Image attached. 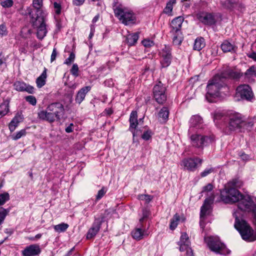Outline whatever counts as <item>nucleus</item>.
<instances>
[{
    "label": "nucleus",
    "mask_w": 256,
    "mask_h": 256,
    "mask_svg": "<svg viewBox=\"0 0 256 256\" xmlns=\"http://www.w3.org/2000/svg\"><path fill=\"white\" fill-rule=\"evenodd\" d=\"M104 216H102L100 218H95L92 228L88 230L87 233V239H91L96 236L100 230L101 225L104 221Z\"/></svg>",
    "instance_id": "nucleus-15"
},
{
    "label": "nucleus",
    "mask_w": 256,
    "mask_h": 256,
    "mask_svg": "<svg viewBox=\"0 0 256 256\" xmlns=\"http://www.w3.org/2000/svg\"><path fill=\"white\" fill-rule=\"evenodd\" d=\"M213 189V186L210 184H208L206 186H204L203 188L202 192H210Z\"/></svg>",
    "instance_id": "nucleus-55"
},
{
    "label": "nucleus",
    "mask_w": 256,
    "mask_h": 256,
    "mask_svg": "<svg viewBox=\"0 0 256 256\" xmlns=\"http://www.w3.org/2000/svg\"><path fill=\"white\" fill-rule=\"evenodd\" d=\"M214 199V197L212 196L205 200L204 204L201 208L200 214V225H202V222L204 220V216L210 214V212L211 204L212 203Z\"/></svg>",
    "instance_id": "nucleus-18"
},
{
    "label": "nucleus",
    "mask_w": 256,
    "mask_h": 256,
    "mask_svg": "<svg viewBox=\"0 0 256 256\" xmlns=\"http://www.w3.org/2000/svg\"><path fill=\"white\" fill-rule=\"evenodd\" d=\"M152 135V132L150 130H148L142 134V138L145 140H148L151 138Z\"/></svg>",
    "instance_id": "nucleus-46"
},
{
    "label": "nucleus",
    "mask_w": 256,
    "mask_h": 256,
    "mask_svg": "<svg viewBox=\"0 0 256 256\" xmlns=\"http://www.w3.org/2000/svg\"><path fill=\"white\" fill-rule=\"evenodd\" d=\"M74 58L75 54L73 52H72L70 53L69 57L66 60L64 64L67 65H70L74 61Z\"/></svg>",
    "instance_id": "nucleus-52"
},
{
    "label": "nucleus",
    "mask_w": 256,
    "mask_h": 256,
    "mask_svg": "<svg viewBox=\"0 0 256 256\" xmlns=\"http://www.w3.org/2000/svg\"><path fill=\"white\" fill-rule=\"evenodd\" d=\"M26 132L25 130L22 129L17 132L16 134L12 136V138L14 140H18L21 138L22 136H24Z\"/></svg>",
    "instance_id": "nucleus-43"
},
{
    "label": "nucleus",
    "mask_w": 256,
    "mask_h": 256,
    "mask_svg": "<svg viewBox=\"0 0 256 256\" xmlns=\"http://www.w3.org/2000/svg\"><path fill=\"white\" fill-rule=\"evenodd\" d=\"M180 220V216L178 214H176L170 220V228L171 230H174L177 227Z\"/></svg>",
    "instance_id": "nucleus-35"
},
{
    "label": "nucleus",
    "mask_w": 256,
    "mask_h": 256,
    "mask_svg": "<svg viewBox=\"0 0 256 256\" xmlns=\"http://www.w3.org/2000/svg\"><path fill=\"white\" fill-rule=\"evenodd\" d=\"M28 14L31 18L32 26L37 29V36L42 40L46 34L47 30L46 24V18L47 14L34 16L33 11L30 9Z\"/></svg>",
    "instance_id": "nucleus-5"
},
{
    "label": "nucleus",
    "mask_w": 256,
    "mask_h": 256,
    "mask_svg": "<svg viewBox=\"0 0 256 256\" xmlns=\"http://www.w3.org/2000/svg\"><path fill=\"white\" fill-rule=\"evenodd\" d=\"M94 31H95L94 26L93 25V24H91V26H90V35H89V38H91L93 36L94 34Z\"/></svg>",
    "instance_id": "nucleus-61"
},
{
    "label": "nucleus",
    "mask_w": 256,
    "mask_h": 256,
    "mask_svg": "<svg viewBox=\"0 0 256 256\" xmlns=\"http://www.w3.org/2000/svg\"><path fill=\"white\" fill-rule=\"evenodd\" d=\"M170 34L172 40L174 44L179 46L181 44L183 40L181 31H170Z\"/></svg>",
    "instance_id": "nucleus-25"
},
{
    "label": "nucleus",
    "mask_w": 256,
    "mask_h": 256,
    "mask_svg": "<svg viewBox=\"0 0 256 256\" xmlns=\"http://www.w3.org/2000/svg\"><path fill=\"white\" fill-rule=\"evenodd\" d=\"M142 216L140 219V222H142L145 219L147 218L150 214V212L146 208L142 210Z\"/></svg>",
    "instance_id": "nucleus-49"
},
{
    "label": "nucleus",
    "mask_w": 256,
    "mask_h": 256,
    "mask_svg": "<svg viewBox=\"0 0 256 256\" xmlns=\"http://www.w3.org/2000/svg\"><path fill=\"white\" fill-rule=\"evenodd\" d=\"M44 0H32V6L36 9V11L34 16L47 14L42 10L43 6Z\"/></svg>",
    "instance_id": "nucleus-27"
},
{
    "label": "nucleus",
    "mask_w": 256,
    "mask_h": 256,
    "mask_svg": "<svg viewBox=\"0 0 256 256\" xmlns=\"http://www.w3.org/2000/svg\"><path fill=\"white\" fill-rule=\"evenodd\" d=\"M74 125L73 124H70L65 129L67 133H70L73 132Z\"/></svg>",
    "instance_id": "nucleus-59"
},
{
    "label": "nucleus",
    "mask_w": 256,
    "mask_h": 256,
    "mask_svg": "<svg viewBox=\"0 0 256 256\" xmlns=\"http://www.w3.org/2000/svg\"><path fill=\"white\" fill-rule=\"evenodd\" d=\"M139 38L138 32L128 34L126 36V42L128 46H130L136 44Z\"/></svg>",
    "instance_id": "nucleus-29"
},
{
    "label": "nucleus",
    "mask_w": 256,
    "mask_h": 256,
    "mask_svg": "<svg viewBox=\"0 0 256 256\" xmlns=\"http://www.w3.org/2000/svg\"><path fill=\"white\" fill-rule=\"evenodd\" d=\"M158 116L162 118V120L166 121L167 120L169 115V110L166 107H163L158 114Z\"/></svg>",
    "instance_id": "nucleus-38"
},
{
    "label": "nucleus",
    "mask_w": 256,
    "mask_h": 256,
    "mask_svg": "<svg viewBox=\"0 0 256 256\" xmlns=\"http://www.w3.org/2000/svg\"><path fill=\"white\" fill-rule=\"evenodd\" d=\"M240 76V72L232 69L230 68H226L224 71L221 74V77L222 78H237Z\"/></svg>",
    "instance_id": "nucleus-24"
},
{
    "label": "nucleus",
    "mask_w": 256,
    "mask_h": 256,
    "mask_svg": "<svg viewBox=\"0 0 256 256\" xmlns=\"http://www.w3.org/2000/svg\"><path fill=\"white\" fill-rule=\"evenodd\" d=\"M178 245L180 246L179 249L180 252L186 251L187 255L192 253V251L190 246V242L186 233H182Z\"/></svg>",
    "instance_id": "nucleus-14"
},
{
    "label": "nucleus",
    "mask_w": 256,
    "mask_h": 256,
    "mask_svg": "<svg viewBox=\"0 0 256 256\" xmlns=\"http://www.w3.org/2000/svg\"><path fill=\"white\" fill-rule=\"evenodd\" d=\"M243 185V182L239 179H234L228 183L227 186L234 188H240Z\"/></svg>",
    "instance_id": "nucleus-36"
},
{
    "label": "nucleus",
    "mask_w": 256,
    "mask_h": 256,
    "mask_svg": "<svg viewBox=\"0 0 256 256\" xmlns=\"http://www.w3.org/2000/svg\"><path fill=\"white\" fill-rule=\"evenodd\" d=\"M214 171L213 168H206L202 172L200 173V176L202 177H205L209 174L212 173Z\"/></svg>",
    "instance_id": "nucleus-50"
},
{
    "label": "nucleus",
    "mask_w": 256,
    "mask_h": 256,
    "mask_svg": "<svg viewBox=\"0 0 256 256\" xmlns=\"http://www.w3.org/2000/svg\"><path fill=\"white\" fill-rule=\"evenodd\" d=\"M192 129L188 130V134L190 140V143L192 146L202 149L206 146L213 142L215 140L214 136H203L200 134H190Z\"/></svg>",
    "instance_id": "nucleus-6"
},
{
    "label": "nucleus",
    "mask_w": 256,
    "mask_h": 256,
    "mask_svg": "<svg viewBox=\"0 0 256 256\" xmlns=\"http://www.w3.org/2000/svg\"><path fill=\"white\" fill-rule=\"evenodd\" d=\"M184 18L182 16H178L174 19L170 24V31H181V27L184 21Z\"/></svg>",
    "instance_id": "nucleus-26"
},
{
    "label": "nucleus",
    "mask_w": 256,
    "mask_h": 256,
    "mask_svg": "<svg viewBox=\"0 0 256 256\" xmlns=\"http://www.w3.org/2000/svg\"><path fill=\"white\" fill-rule=\"evenodd\" d=\"M248 58L256 62V52H252L251 54H248Z\"/></svg>",
    "instance_id": "nucleus-63"
},
{
    "label": "nucleus",
    "mask_w": 256,
    "mask_h": 256,
    "mask_svg": "<svg viewBox=\"0 0 256 256\" xmlns=\"http://www.w3.org/2000/svg\"><path fill=\"white\" fill-rule=\"evenodd\" d=\"M166 88L158 82L153 88V97L159 104H163L166 100Z\"/></svg>",
    "instance_id": "nucleus-11"
},
{
    "label": "nucleus",
    "mask_w": 256,
    "mask_h": 256,
    "mask_svg": "<svg viewBox=\"0 0 256 256\" xmlns=\"http://www.w3.org/2000/svg\"><path fill=\"white\" fill-rule=\"evenodd\" d=\"M202 122V118L198 115L194 116L190 119V124L192 127L199 126Z\"/></svg>",
    "instance_id": "nucleus-34"
},
{
    "label": "nucleus",
    "mask_w": 256,
    "mask_h": 256,
    "mask_svg": "<svg viewBox=\"0 0 256 256\" xmlns=\"http://www.w3.org/2000/svg\"><path fill=\"white\" fill-rule=\"evenodd\" d=\"M129 121L130 123L129 129L132 132L133 137L134 138L138 134L137 131L136 132L135 130V129L136 128L138 124V114L136 111H132L130 114Z\"/></svg>",
    "instance_id": "nucleus-21"
},
{
    "label": "nucleus",
    "mask_w": 256,
    "mask_h": 256,
    "mask_svg": "<svg viewBox=\"0 0 256 256\" xmlns=\"http://www.w3.org/2000/svg\"><path fill=\"white\" fill-rule=\"evenodd\" d=\"M105 193L106 192L104 191V188H102L101 190H98V194L96 195V199H100L104 195Z\"/></svg>",
    "instance_id": "nucleus-57"
},
{
    "label": "nucleus",
    "mask_w": 256,
    "mask_h": 256,
    "mask_svg": "<svg viewBox=\"0 0 256 256\" xmlns=\"http://www.w3.org/2000/svg\"><path fill=\"white\" fill-rule=\"evenodd\" d=\"M114 14L116 16L126 25L135 22L136 17L133 12L122 6H118L114 9Z\"/></svg>",
    "instance_id": "nucleus-9"
},
{
    "label": "nucleus",
    "mask_w": 256,
    "mask_h": 256,
    "mask_svg": "<svg viewBox=\"0 0 256 256\" xmlns=\"http://www.w3.org/2000/svg\"><path fill=\"white\" fill-rule=\"evenodd\" d=\"M245 75L248 78H250L256 75V67L254 66H250L246 70Z\"/></svg>",
    "instance_id": "nucleus-41"
},
{
    "label": "nucleus",
    "mask_w": 256,
    "mask_h": 256,
    "mask_svg": "<svg viewBox=\"0 0 256 256\" xmlns=\"http://www.w3.org/2000/svg\"><path fill=\"white\" fill-rule=\"evenodd\" d=\"M206 46V42L203 38H198L196 39L194 45V49L196 50H200Z\"/></svg>",
    "instance_id": "nucleus-33"
},
{
    "label": "nucleus",
    "mask_w": 256,
    "mask_h": 256,
    "mask_svg": "<svg viewBox=\"0 0 256 256\" xmlns=\"http://www.w3.org/2000/svg\"><path fill=\"white\" fill-rule=\"evenodd\" d=\"M26 100L32 106H35L36 104V98L32 96H26Z\"/></svg>",
    "instance_id": "nucleus-51"
},
{
    "label": "nucleus",
    "mask_w": 256,
    "mask_h": 256,
    "mask_svg": "<svg viewBox=\"0 0 256 256\" xmlns=\"http://www.w3.org/2000/svg\"><path fill=\"white\" fill-rule=\"evenodd\" d=\"M9 101L6 100L0 104V118L6 116L9 112Z\"/></svg>",
    "instance_id": "nucleus-31"
},
{
    "label": "nucleus",
    "mask_w": 256,
    "mask_h": 256,
    "mask_svg": "<svg viewBox=\"0 0 256 256\" xmlns=\"http://www.w3.org/2000/svg\"><path fill=\"white\" fill-rule=\"evenodd\" d=\"M238 208L242 211L252 212L256 222V206L250 196L242 194V198L238 201Z\"/></svg>",
    "instance_id": "nucleus-10"
},
{
    "label": "nucleus",
    "mask_w": 256,
    "mask_h": 256,
    "mask_svg": "<svg viewBox=\"0 0 256 256\" xmlns=\"http://www.w3.org/2000/svg\"><path fill=\"white\" fill-rule=\"evenodd\" d=\"M41 252V249L38 244H34L30 245L22 250V256H36Z\"/></svg>",
    "instance_id": "nucleus-19"
},
{
    "label": "nucleus",
    "mask_w": 256,
    "mask_h": 256,
    "mask_svg": "<svg viewBox=\"0 0 256 256\" xmlns=\"http://www.w3.org/2000/svg\"><path fill=\"white\" fill-rule=\"evenodd\" d=\"M64 114V106L60 102H52L48 104L44 110L40 111L38 113L40 119L52 123L56 121H59Z\"/></svg>",
    "instance_id": "nucleus-1"
},
{
    "label": "nucleus",
    "mask_w": 256,
    "mask_h": 256,
    "mask_svg": "<svg viewBox=\"0 0 256 256\" xmlns=\"http://www.w3.org/2000/svg\"><path fill=\"white\" fill-rule=\"evenodd\" d=\"M91 86H86L82 88L78 92L75 99L76 102L80 104L84 99L86 94L90 91Z\"/></svg>",
    "instance_id": "nucleus-23"
},
{
    "label": "nucleus",
    "mask_w": 256,
    "mask_h": 256,
    "mask_svg": "<svg viewBox=\"0 0 256 256\" xmlns=\"http://www.w3.org/2000/svg\"><path fill=\"white\" fill-rule=\"evenodd\" d=\"M236 96L242 100H251L254 96L252 88L248 84L240 85L236 88Z\"/></svg>",
    "instance_id": "nucleus-13"
},
{
    "label": "nucleus",
    "mask_w": 256,
    "mask_h": 256,
    "mask_svg": "<svg viewBox=\"0 0 256 256\" xmlns=\"http://www.w3.org/2000/svg\"><path fill=\"white\" fill-rule=\"evenodd\" d=\"M246 125V120L244 116L238 112L230 114L227 118L224 132L228 134L232 131L242 130Z\"/></svg>",
    "instance_id": "nucleus-3"
},
{
    "label": "nucleus",
    "mask_w": 256,
    "mask_h": 256,
    "mask_svg": "<svg viewBox=\"0 0 256 256\" xmlns=\"http://www.w3.org/2000/svg\"><path fill=\"white\" fill-rule=\"evenodd\" d=\"M226 89L227 88L220 76H216L212 80H209L208 84L206 98L208 102H213L216 98L222 96V94L224 92L223 90Z\"/></svg>",
    "instance_id": "nucleus-2"
},
{
    "label": "nucleus",
    "mask_w": 256,
    "mask_h": 256,
    "mask_svg": "<svg viewBox=\"0 0 256 256\" xmlns=\"http://www.w3.org/2000/svg\"><path fill=\"white\" fill-rule=\"evenodd\" d=\"M79 68L77 64H74L72 65L70 70L71 74L75 77H78V74Z\"/></svg>",
    "instance_id": "nucleus-47"
},
{
    "label": "nucleus",
    "mask_w": 256,
    "mask_h": 256,
    "mask_svg": "<svg viewBox=\"0 0 256 256\" xmlns=\"http://www.w3.org/2000/svg\"><path fill=\"white\" fill-rule=\"evenodd\" d=\"M46 72L47 70L44 68L42 74L36 78V84L38 88H41L45 85L47 78Z\"/></svg>",
    "instance_id": "nucleus-30"
},
{
    "label": "nucleus",
    "mask_w": 256,
    "mask_h": 256,
    "mask_svg": "<svg viewBox=\"0 0 256 256\" xmlns=\"http://www.w3.org/2000/svg\"><path fill=\"white\" fill-rule=\"evenodd\" d=\"M142 44L146 48H148L154 46V42L153 40L148 38H145L142 42Z\"/></svg>",
    "instance_id": "nucleus-44"
},
{
    "label": "nucleus",
    "mask_w": 256,
    "mask_h": 256,
    "mask_svg": "<svg viewBox=\"0 0 256 256\" xmlns=\"http://www.w3.org/2000/svg\"><path fill=\"white\" fill-rule=\"evenodd\" d=\"M221 199L224 203L233 204L238 202L242 198V194L237 189L226 186L221 191Z\"/></svg>",
    "instance_id": "nucleus-7"
},
{
    "label": "nucleus",
    "mask_w": 256,
    "mask_h": 256,
    "mask_svg": "<svg viewBox=\"0 0 256 256\" xmlns=\"http://www.w3.org/2000/svg\"><path fill=\"white\" fill-rule=\"evenodd\" d=\"M10 210L8 209H5L2 207L0 208V226L4 222Z\"/></svg>",
    "instance_id": "nucleus-40"
},
{
    "label": "nucleus",
    "mask_w": 256,
    "mask_h": 256,
    "mask_svg": "<svg viewBox=\"0 0 256 256\" xmlns=\"http://www.w3.org/2000/svg\"><path fill=\"white\" fill-rule=\"evenodd\" d=\"M160 63L162 68L168 66L171 62V53L170 48L165 46L160 52Z\"/></svg>",
    "instance_id": "nucleus-17"
},
{
    "label": "nucleus",
    "mask_w": 256,
    "mask_h": 256,
    "mask_svg": "<svg viewBox=\"0 0 256 256\" xmlns=\"http://www.w3.org/2000/svg\"><path fill=\"white\" fill-rule=\"evenodd\" d=\"M132 238L136 240H142L144 236H148V234L143 230L142 228H136L131 232Z\"/></svg>",
    "instance_id": "nucleus-22"
},
{
    "label": "nucleus",
    "mask_w": 256,
    "mask_h": 256,
    "mask_svg": "<svg viewBox=\"0 0 256 256\" xmlns=\"http://www.w3.org/2000/svg\"><path fill=\"white\" fill-rule=\"evenodd\" d=\"M138 198L142 200H144L146 203L150 202L153 198V196L148 194H140L138 196Z\"/></svg>",
    "instance_id": "nucleus-45"
},
{
    "label": "nucleus",
    "mask_w": 256,
    "mask_h": 256,
    "mask_svg": "<svg viewBox=\"0 0 256 256\" xmlns=\"http://www.w3.org/2000/svg\"><path fill=\"white\" fill-rule=\"evenodd\" d=\"M235 228L239 232L243 240L248 242L256 240V232L243 220H240L236 216Z\"/></svg>",
    "instance_id": "nucleus-4"
},
{
    "label": "nucleus",
    "mask_w": 256,
    "mask_h": 256,
    "mask_svg": "<svg viewBox=\"0 0 256 256\" xmlns=\"http://www.w3.org/2000/svg\"><path fill=\"white\" fill-rule=\"evenodd\" d=\"M254 125V122L252 120H246V125L242 128V129L249 130L252 128Z\"/></svg>",
    "instance_id": "nucleus-54"
},
{
    "label": "nucleus",
    "mask_w": 256,
    "mask_h": 256,
    "mask_svg": "<svg viewBox=\"0 0 256 256\" xmlns=\"http://www.w3.org/2000/svg\"><path fill=\"white\" fill-rule=\"evenodd\" d=\"M85 0H73V3L76 6H80L83 4Z\"/></svg>",
    "instance_id": "nucleus-62"
},
{
    "label": "nucleus",
    "mask_w": 256,
    "mask_h": 256,
    "mask_svg": "<svg viewBox=\"0 0 256 256\" xmlns=\"http://www.w3.org/2000/svg\"><path fill=\"white\" fill-rule=\"evenodd\" d=\"M100 18V16L99 14H97L96 15L94 18L92 19V23L93 25H94V24L96 23L99 19Z\"/></svg>",
    "instance_id": "nucleus-64"
},
{
    "label": "nucleus",
    "mask_w": 256,
    "mask_h": 256,
    "mask_svg": "<svg viewBox=\"0 0 256 256\" xmlns=\"http://www.w3.org/2000/svg\"><path fill=\"white\" fill-rule=\"evenodd\" d=\"M202 162V160L198 157L186 158L182 160L180 165L184 170L194 172Z\"/></svg>",
    "instance_id": "nucleus-12"
},
{
    "label": "nucleus",
    "mask_w": 256,
    "mask_h": 256,
    "mask_svg": "<svg viewBox=\"0 0 256 256\" xmlns=\"http://www.w3.org/2000/svg\"><path fill=\"white\" fill-rule=\"evenodd\" d=\"M14 2L12 0H6L2 2L1 4L4 8H10L12 6Z\"/></svg>",
    "instance_id": "nucleus-53"
},
{
    "label": "nucleus",
    "mask_w": 256,
    "mask_h": 256,
    "mask_svg": "<svg viewBox=\"0 0 256 256\" xmlns=\"http://www.w3.org/2000/svg\"><path fill=\"white\" fill-rule=\"evenodd\" d=\"M233 2L232 0H226L224 3V5L225 6L226 8H230L233 6Z\"/></svg>",
    "instance_id": "nucleus-56"
},
{
    "label": "nucleus",
    "mask_w": 256,
    "mask_h": 256,
    "mask_svg": "<svg viewBox=\"0 0 256 256\" xmlns=\"http://www.w3.org/2000/svg\"><path fill=\"white\" fill-rule=\"evenodd\" d=\"M69 226L68 224L66 223H61L60 224L55 225L54 226V230L58 232H65Z\"/></svg>",
    "instance_id": "nucleus-39"
},
{
    "label": "nucleus",
    "mask_w": 256,
    "mask_h": 256,
    "mask_svg": "<svg viewBox=\"0 0 256 256\" xmlns=\"http://www.w3.org/2000/svg\"><path fill=\"white\" fill-rule=\"evenodd\" d=\"M23 117L21 114L18 113L9 124V129L11 132H14L18 124L22 120Z\"/></svg>",
    "instance_id": "nucleus-28"
},
{
    "label": "nucleus",
    "mask_w": 256,
    "mask_h": 256,
    "mask_svg": "<svg viewBox=\"0 0 256 256\" xmlns=\"http://www.w3.org/2000/svg\"><path fill=\"white\" fill-rule=\"evenodd\" d=\"M9 200L10 195L8 192H5L0 194V206L4 204Z\"/></svg>",
    "instance_id": "nucleus-42"
},
{
    "label": "nucleus",
    "mask_w": 256,
    "mask_h": 256,
    "mask_svg": "<svg viewBox=\"0 0 256 256\" xmlns=\"http://www.w3.org/2000/svg\"><path fill=\"white\" fill-rule=\"evenodd\" d=\"M56 55H57V52H56V48H54L53 49V50H52V54L51 55V58H50L51 62H52L53 61H54L56 60Z\"/></svg>",
    "instance_id": "nucleus-60"
},
{
    "label": "nucleus",
    "mask_w": 256,
    "mask_h": 256,
    "mask_svg": "<svg viewBox=\"0 0 256 256\" xmlns=\"http://www.w3.org/2000/svg\"><path fill=\"white\" fill-rule=\"evenodd\" d=\"M209 248L217 254H227L230 252L226 246L220 241L219 238L216 236H208L204 238Z\"/></svg>",
    "instance_id": "nucleus-8"
},
{
    "label": "nucleus",
    "mask_w": 256,
    "mask_h": 256,
    "mask_svg": "<svg viewBox=\"0 0 256 256\" xmlns=\"http://www.w3.org/2000/svg\"><path fill=\"white\" fill-rule=\"evenodd\" d=\"M14 88L19 92L26 91L29 94H32L34 92V88L25 82L20 81L16 82L14 84Z\"/></svg>",
    "instance_id": "nucleus-20"
},
{
    "label": "nucleus",
    "mask_w": 256,
    "mask_h": 256,
    "mask_svg": "<svg viewBox=\"0 0 256 256\" xmlns=\"http://www.w3.org/2000/svg\"><path fill=\"white\" fill-rule=\"evenodd\" d=\"M221 48L224 52H236V46L227 40L221 44Z\"/></svg>",
    "instance_id": "nucleus-32"
},
{
    "label": "nucleus",
    "mask_w": 256,
    "mask_h": 256,
    "mask_svg": "<svg viewBox=\"0 0 256 256\" xmlns=\"http://www.w3.org/2000/svg\"><path fill=\"white\" fill-rule=\"evenodd\" d=\"M7 34L6 28V26L3 25H0V35H6Z\"/></svg>",
    "instance_id": "nucleus-58"
},
{
    "label": "nucleus",
    "mask_w": 256,
    "mask_h": 256,
    "mask_svg": "<svg viewBox=\"0 0 256 256\" xmlns=\"http://www.w3.org/2000/svg\"><path fill=\"white\" fill-rule=\"evenodd\" d=\"M197 18L204 24L212 25L215 24L216 20L214 14L212 13L201 12L197 14Z\"/></svg>",
    "instance_id": "nucleus-16"
},
{
    "label": "nucleus",
    "mask_w": 256,
    "mask_h": 256,
    "mask_svg": "<svg viewBox=\"0 0 256 256\" xmlns=\"http://www.w3.org/2000/svg\"><path fill=\"white\" fill-rule=\"evenodd\" d=\"M61 9L62 6L60 3L57 2L54 3V10L56 14L59 15L61 13Z\"/></svg>",
    "instance_id": "nucleus-48"
},
{
    "label": "nucleus",
    "mask_w": 256,
    "mask_h": 256,
    "mask_svg": "<svg viewBox=\"0 0 256 256\" xmlns=\"http://www.w3.org/2000/svg\"><path fill=\"white\" fill-rule=\"evenodd\" d=\"M176 3V0H169L166 3V6L164 10V12L166 14H170L173 9V6Z\"/></svg>",
    "instance_id": "nucleus-37"
}]
</instances>
